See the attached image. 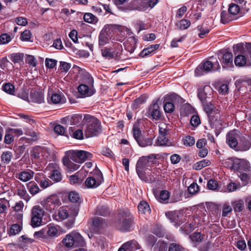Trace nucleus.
Listing matches in <instances>:
<instances>
[{"label": "nucleus", "instance_id": "2eb2a0df", "mask_svg": "<svg viewBox=\"0 0 251 251\" xmlns=\"http://www.w3.org/2000/svg\"><path fill=\"white\" fill-rule=\"evenodd\" d=\"M103 181L102 174L96 177L91 176L86 178L85 183L87 187L95 188L100 185Z\"/></svg>", "mask_w": 251, "mask_h": 251}, {"label": "nucleus", "instance_id": "39448f33", "mask_svg": "<svg viewBox=\"0 0 251 251\" xmlns=\"http://www.w3.org/2000/svg\"><path fill=\"white\" fill-rule=\"evenodd\" d=\"M66 155L77 163H82L92 157V153L84 151H66Z\"/></svg>", "mask_w": 251, "mask_h": 251}, {"label": "nucleus", "instance_id": "bb28decb", "mask_svg": "<svg viewBox=\"0 0 251 251\" xmlns=\"http://www.w3.org/2000/svg\"><path fill=\"white\" fill-rule=\"evenodd\" d=\"M104 224L103 219L101 218H95L92 222V229L96 232L98 231Z\"/></svg>", "mask_w": 251, "mask_h": 251}, {"label": "nucleus", "instance_id": "1a4fd4ad", "mask_svg": "<svg viewBox=\"0 0 251 251\" xmlns=\"http://www.w3.org/2000/svg\"><path fill=\"white\" fill-rule=\"evenodd\" d=\"M240 132L237 130L229 131L226 135V142L231 148L239 147V137Z\"/></svg>", "mask_w": 251, "mask_h": 251}, {"label": "nucleus", "instance_id": "5701e85b", "mask_svg": "<svg viewBox=\"0 0 251 251\" xmlns=\"http://www.w3.org/2000/svg\"><path fill=\"white\" fill-rule=\"evenodd\" d=\"M45 229L46 233L50 237H57L60 235L59 227L58 226L50 224Z\"/></svg>", "mask_w": 251, "mask_h": 251}, {"label": "nucleus", "instance_id": "dca6fc26", "mask_svg": "<svg viewBox=\"0 0 251 251\" xmlns=\"http://www.w3.org/2000/svg\"><path fill=\"white\" fill-rule=\"evenodd\" d=\"M48 154L47 149L39 146L34 147L31 151V155L36 159H48Z\"/></svg>", "mask_w": 251, "mask_h": 251}, {"label": "nucleus", "instance_id": "a18cd8bd", "mask_svg": "<svg viewBox=\"0 0 251 251\" xmlns=\"http://www.w3.org/2000/svg\"><path fill=\"white\" fill-rule=\"evenodd\" d=\"M84 21L88 23H93L97 22V17L90 13H86L83 16Z\"/></svg>", "mask_w": 251, "mask_h": 251}, {"label": "nucleus", "instance_id": "bf43d9fd", "mask_svg": "<svg viewBox=\"0 0 251 251\" xmlns=\"http://www.w3.org/2000/svg\"><path fill=\"white\" fill-rule=\"evenodd\" d=\"M71 67V65L69 63L64 61L60 62L59 70L61 72L66 73L69 70Z\"/></svg>", "mask_w": 251, "mask_h": 251}, {"label": "nucleus", "instance_id": "ea45409f", "mask_svg": "<svg viewBox=\"0 0 251 251\" xmlns=\"http://www.w3.org/2000/svg\"><path fill=\"white\" fill-rule=\"evenodd\" d=\"M81 79L83 84H86L87 85L89 84L91 85H93L94 80L91 75L88 73H84L82 74Z\"/></svg>", "mask_w": 251, "mask_h": 251}, {"label": "nucleus", "instance_id": "7c9ffc66", "mask_svg": "<svg viewBox=\"0 0 251 251\" xmlns=\"http://www.w3.org/2000/svg\"><path fill=\"white\" fill-rule=\"evenodd\" d=\"M211 162L208 159H203L195 163L193 166V169L200 170L205 167L210 165Z\"/></svg>", "mask_w": 251, "mask_h": 251}, {"label": "nucleus", "instance_id": "79ce46f5", "mask_svg": "<svg viewBox=\"0 0 251 251\" xmlns=\"http://www.w3.org/2000/svg\"><path fill=\"white\" fill-rule=\"evenodd\" d=\"M231 15H232L230 14L227 13L226 11H222L221 14V20L222 23L226 24L233 20V18Z\"/></svg>", "mask_w": 251, "mask_h": 251}, {"label": "nucleus", "instance_id": "e2e57ef3", "mask_svg": "<svg viewBox=\"0 0 251 251\" xmlns=\"http://www.w3.org/2000/svg\"><path fill=\"white\" fill-rule=\"evenodd\" d=\"M133 136L137 141H138L142 136L141 131L140 129L136 126H134L132 129Z\"/></svg>", "mask_w": 251, "mask_h": 251}, {"label": "nucleus", "instance_id": "423d86ee", "mask_svg": "<svg viewBox=\"0 0 251 251\" xmlns=\"http://www.w3.org/2000/svg\"><path fill=\"white\" fill-rule=\"evenodd\" d=\"M212 69L214 71H217L220 69V65L217 60H216L215 63H212L210 61H204L196 69L195 75L197 76H201L210 72Z\"/></svg>", "mask_w": 251, "mask_h": 251}, {"label": "nucleus", "instance_id": "72a5a7b5", "mask_svg": "<svg viewBox=\"0 0 251 251\" xmlns=\"http://www.w3.org/2000/svg\"><path fill=\"white\" fill-rule=\"evenodd\" d=\"M73 240L75 242V246L77 247L78 246H82L84 244V241L81 235L78 232H73Z\"/></svg>", "mask_w": 251, "mask_h": 251}, {"label": "nucleus", "instance_id": "393cba45", "mask_svg": "<svg viewBox=\"0 0 251 251\" xmlns=\"http://www.w3.org/2000/svg\"><path fill=\"white\" fill-rule=\"evenodd\" d=\"M149 111L151 112V117L153 119L159 120L161 118V112L159 110V106L157 103H155L151 105Z\"/></svg>", "mask_w": 251, "mask_h": 251}, {"label": "nucleus", "instance_id": "473e14b6", "mask_svg": "<svg viewBox=\"0 0 251 251\" xmlns=\"http://www.w3.org/2000/svg\"><path fill=\"white\" fill-rule=\"evenodd\" d=\"M13 157L12 152L10 151H5L2 153L0 158L3 164H7L11 160Z\"/></svg>", "mask_w": 251, "mask_h": 251}, {"label": "nucleus", "instance_id": "603ef678", "mask_svg": "<svg viewBox=\"0 0 251 251\" xmlns=\"http://www.w3.org/2000/svg\"><path fill=\"white\" fill-rule=\"evenodd\" d=\"M9 65H12V64L6 58L4 57L0 60V68L2 70L7 71Z\"/></svg>", "mask_w": 251, "mask_h": 251}, {"label": "nucleus", "instance_id": "9b49d317", "mask_svg": "<svg viewBox=\"0 0 251 251\" xmlns=\"http://www.w3.org/2000/svg\"><path fill=\"white\" fill-rule=\"evenodd\" d=\"M251 147V136H249L246 134H243L240 132V137H239V150L246 151L249 150Z\"/></svg>", "mask_w": 251, "mask_h": 251}, {"label": "nucleus", "instance_id": "f704fd0d", "mask_svg": "<svg viewBox=\"0 0 251 251\" xmlns=\"http://www.w3.org/2000/svg\"><path fill=\"white\" fill-rule=\"evenodd\" d=\"M138 209L139 211L143 214L150 213L151 210L150 207L148 203L145 201H142L138 205Z\"/></svg>", "mask_w": 251, "mask_h": 251}, {"label": "nucleus", "instance_id": "f3484780", "mask_svg": "<svg viewBox=\"0 0 251 251\" xmlns=\"http://www.w3.org/2000/svg\"><path fill=\"white\" fill-rule=\"evenodd\" d=\"M79 93L83 97H90L92 96L95 90L93 85L86 84H81L77 88Z\"/></svg>", "mask_w": 251, "mask_h": 251}, {"label": "nucleus", "instance_id": "338daca9", "mask_svg": "<svg viewBox=\"0 0 251 251\" xmlns=\"http://www.w3.org/2000/svg\"><path fill=\"white\" fill-rule=\"evenodd\" d=\"M190 123L192 126H198L201 123L200 117L198 115H193L191 118Z\"/></svg>", "mask_w": 251, "mask_h": 251}, {"label": "nucleus", "instance_id": "6e6552de", "mask_svg": "<svg viewBox=\"0 0 251 251\" xmlns=\"http://www.w3.org/2000/svg\"><path fill=\"white\" fill-rule=\"evenodd\" d=\"M113 25H107L100 31L99 36V45L101 47L109 44L112 37Z\"/></svg>", "mask_w": 251, "mask_h": 251}, {"label": "nucleus", "instance_id": "e433bc0d", "mask_svg": "<svg viewBox=\"0 0 251 251\" xmlns=\"http://www.w3.org/2000/svg\"><path fill=\"white\" fill-rule=\"evenodd\" d=\"M247 62L246 58L243 55H238L234 59V63L236 66L243 67Z\"/></svg>", "mask_w": 251, "mask_h": 251}, {"label": "nucleus", "instance_id": "0eeeda50", "mask_svg": "<svg viewBox=\"0 0 251 251\" xmlns=\"http://www.w3.org/2000/svg\"><path fill=\"white\" fill-rule=\"evenodd\" d=\"M44 215L45 211L39 205L33 206L31 211V225L33 227L41 226Z\"/></svg>", "mask_w": 251, "mask_h": 251}, {"label": "nucleus", "instance_id": "58836bf2", "mask_svg": "<svg viewBox=\"0 0 251 251\" xmlns=\"http://www.w3.org/2000/svg\"><path fill=\"white\" fill-rule=\"evenodd\" d=\"M73 239V235L72 232L66 236V238L63 240V243L66 247H72L75 246V242Z\"/></svg>", "mask_w": 251, "mask_h": 251}, {"label": "nucleus", "instance_id": "a211bd4d", "mask_svg": "<svg viewBox=\"0 0 251 251\" xmlns=\"http://www.w3.org/2000/svg\"><path fill=\"white\" fill-rule=\"evenodd\" d=\"M16 184V194L26 202L28 201L30 199V197L27 193L25 187L19 181H17Z\"/></svg>", "mask_w": 251, "mask_h": 251}, {"label": "nucleus", "instance_id": "412c9836", "mask_svg": "<svg viewBox=\"0 0 251 251\" xmlns=\"http://www.w3.org/2000/svg\"><path fill=\"white\" fill-rule=\"evenodd\" d=\"M63 164L66 166L67 170L69 172H74L78 170L80 165L78 164L74 163L72 160L66 155V152H65V156L63 160Z\"/></svg>", "mask_w": 251, "mask_h": 251}, {"label": "nucleus", "instance_id": "9d476101", "mask_svg": "<svg viewBox=\"0 0 251 251\" xmlns=\"http://www.w3.org/2000/svg\"><path fill=\"white\" fill-rule=\"evenodd\" d=\"M48 167L50 172V178L55 182L60 181L62 177L58 165L56 163H50Z\"/></svg>", "mask_w": 251, "mask_h": 251}, {"label": "nucleus", "instance_id": "c756f323", "mask_svg": "<svg viewBox=\"0 0 251 251\" xmlns=\"http://www.w3.org/2000/svg\"><path fill=\"white\" fill-rule=\"evenodd\" d=\"M26 186L32 195H35L40 191L38 185L34 181H30L28 183Z\"/></svg>", "mask_w": 251, "mask_h": 251}, {"label": "nucleus", "instance_id": "7ed1b4c3", "mask_svg": "<svg viewBox=\"0 0 251 251\" xmlns=\"http://www.w3.org/2000/svg\"><path fill=\"white\" fill-rule=\"evenodd\" d=\"M87 124L84 129L87 138L98 135L101 132L100 123L96 118L86 115L84 116Z\"/></svg>", "mask_w": 251, "mask_h": 251}, {"label": "nucleus", "instance_id": "a19ab883", "mask_svg": "<svg viewBox=\"0 0 251 251\" xmlns=\"http://www.w3.org/2000/svg\"><path fill=\"white\" fill-rule=\"evenodd\" d=\"M190 22L188 20L182 19L176 24L177 28L180 30L187 29L190 25Z\"/></svg>", "mask_w": 251, "mask_h": 251}, {"label": "nucleus", "instance_id": "37998d69", "mask_svg": "<svg viewBox=\"0 0 251 251\" xmlns=\"http://www.w3.org/2000/svg\"><path fill=\"white\" fill-rule=\"evenodd\" d=\"M241 180L243 182V184L246 185L249 182L251 181V177L249 174L245 173L244 172H240V174L238 175Z\"/></svg>", "mask_w": 251, "mask_h": 251}, {"label": "nucleus", "instance_id": "b1692460", "mask_svg": "<svg viewBox=\"0 0 251 251\" xmlns=\"http://www.w3.org/2000/svg\"><path fill=\"white\" fill-rule=\"evenodd\" d=\"M102 56L109 59L119 58V52L112 51L110 48H105L101 50Z\"/></svg>", "mask_w": 251, "mask_h": 251}, {"label": "nucleus", "instance_id": "4d7b16f0", "mask_svg": "<svg viewBox=\"0 0 251 251\" xmlns=\"http://www.w3.org/2000/svg\"><path fill=\"white\" fill-rule=\"evenodd\" d=\"M169 196L170 194L167 190H162L160 193L158 200L161 202H165L168 200Z\"/></svg>", "mask_w": 251, "mask_h": 251}, {"label": "nucleus", "instance_id": "aec40b11", "mask_svg": "<svg viewBox=\"0 0 251 251\" xmlns=\"http://www.w3.org/2000/svg\"><path fill=\"white\" fill-rule=\"evenodd\" d=\"M34 172L31 170L28 169L22 171L16 175V177L21 181L25 182L31 180L34 176Z\"/></svg>", "mask_w": 251, "mask_h": 251}, {"label": "nucleus", "instance_id": "49530a36", "mask_svg": "<svg viewBox=\"0 0 251 251\" xmlns=\"http://www.w3.org/2000/svg\"><path fill=\"white\" fill-rule=\"evenodd\" d=\"M146 99L144 96L136 99L133 102L132 107L133 109H136L139 107L141 104L145 102Z\"/></svg>", "mask_w": 251, "mask_h": 251}, {"label": "nucleus", "instance_id": "c85d7f7f", "mask_svg": "<svg viewBox=\"0 0 251 251\" xmlns=\"http://www.w3.org/2000/svg\"><path fill=\"white\" fill-rule=\"evenodd\" d=\"M233 56L231 52H226L223 55V67H226V66H229L232 64Z\"/></svg>", "mask_w": 251, "mask_h": 251}, {"label": "nucleus", "instance_id": "c03bdc74", "mask_svg": "<svg viewBox=\"0 0 251 251\" xmlns=\"http://www.w3.org/2000/svg\"><path fill=\"white\" fill-rule=\"evenodd\" d=\"M22 230V226L18 224H13L11 226V227L9 231V235H15L18 234Z\"/></svg>", "mask_w": 251, "mask_h": 251}, {"label": "nucleus", "instance_id": "f257e3e1", "mask_svg": "<svg viewBox=\"0 0 251 251\" xmlns=\"http://www.w3.org/2000/svg\"><path fill=\"white\" fill-rule=\"evenodd\" d=\"M156 155L151 154L149 156H142L138 160L136 166V172L140 178L144 181H151L154 180L153 176L147 178L144 176V173L149 171V168L152 163L151 159H156Z\"/></svg>", "mask_w": 251, "mask_h": 251}, {"label": "nucleus", "instance_id": "ddd939ff", "mask_svg": "<svg viewBox=\"0 0 251 251\" xmlns=\"http://www.w3.org/2000/svg\"><path fill=\"white\" fill-rule=\"evenodd\" d=\"M212 91V88L209 85L198 90V96L202 103L207 102V100L210 98Z\"/></svg>", "mask_w": 251, "mask_h": 251}, {"label": "nucleus", "instance_id": "09e8293b", "mask_svg": "<svg viewBox=\"0 0 251 251\" xmlns=\"http://www.w3.org/2000/svg\"><path fill=\"white\" fill-rule=\"evenodd\" d=\"M198 30L199 31V36L200 38H203L204 36L208 34L210 29L203 25H200L197 27Z\"/></svg>", "mask_w": 251, "mask_h": 251}, {"label": "nucleus", "instance_id": "2f4dec72", "mask_svg": "<svg viewBox=\"0 0 251 251\" xmlns=\"http://www.w3.org/2000/svg\"><path fill=\"white\" fill-rule=\"evenodd\" d=\"M124 247L127 248L128 251H134L139 248V245L135 240H131L124 244Z\"/></svg>", "mask_w": 251, "mask_h": 251}, {"label": "nucleus", "instance_id": "de8ad7c7", "mask_svg": "<svg viewBox=\"0 0 251 251\" xmlns=\"http://www.w3.org/2000/svg\"><path fill=\"white\" fill-rule=\"evenodd\" d=\"M169 143V140L166 137V135H160L157 138L156 144L159 146H167Z\"/></svg>", "mask_w": 251, "mask_h": 251}, {"label": "nucleus", "instance_id": "864d4df0", "mask_svg": "<svg viewBox=\"0 0 251 251\" xmlns=\"http://www.w3.org/2000/svg\"><path fill=\"white\" fill-rule=\"evenodd\" d=\"M96 213L97 215L105 216L109 213V210L104 206H100L97 207Z\"/></svg>", "mask_w": 251, "mask_h": 251}, {"label": "nucleus", "instance_id": "3c124183", "mask_svg": "<svg viewBox=\"0 0 251 251\" xmlns=\"http://www.w3.org/2000/svg\"><path fill=\"white\" fill-rule=\"evenodd\" d=\"M239 11L240 7L237 4L231 3L229 5L228 12L230 15H236L239 12Z\"/></svg>", "mask_w": 251, "mask_h": 251}, {"label": "nucleus", "instance_id": "0e129e2a", "mask_svg": "<svg viewBox=\"0 0 251 251\" xmlns=\"http://www.w3.org/2000/svg\"><path fill=\"white\" fill-rule=\"evenodd\" d=\"M25 134L36 139L38 137V133L34 130L30 129L28 127L25 126L24 128Z\"/></svg>", "mask_w": 251, "mask_h": 251}, {"label": "nucleus", "instance_id": "6ab92c4d", "mask_svg": "<svg viewBox=\"0 0 251 251\" xmlns=\"http://www.w3.org/2000/svg\"><path fill=\"white\" fill-rule=\"evenodd\" d=\"M35 179L43 189H46L52 184L51 181L44 176L42 173L38 174L35 177Z\"/></svg>", "mask_w": 251, "mask_h": 251}, {"label": "nucleus", "instance_id": "8fccbe9b", "mask_svg": "<svg viewBox=\"0 0 251 251\" xmlns=\"http://www.w3.org/2000/svg\"><path fill=\"white\" fill-rule=\"evenodd\" d=\"M64 98L60 94L54 93L52 95L50 100L53 103L57 104L64 101Z\"/></svg>", "mask_w": 251, "mask_h": 251}, {"label": "nucleus", "instance_id": "4c0bfd02", "mask_svg": "<svg viewBox=\"0 0 251 251\" xmlns=\"http://www.w3.org/2000/svg\"><path fill=\"white\" fill-rule=\"evenodd\" d=\"M24 54L22 53H13L9 56L11 60L14 63H20L24 60Z\"/></svg>", "mask_w": 251, "mask_h": 251}, {"label": "nucleus", "instance_id": "a878e982", "mask_svg": "<svg viewBox=\"0 0 251 251\" xmlns=\"http://www.w3.org/2000/svg\"><path fill=\"white\" fill-rule=\"evenodd\" d=\"M158 48V44L151 45L148 48L144 49L142 51H141L139 54V56L141 57H144L145 56H147L150 53L153 52L155 50H157Z\"/></svg>", "mask_w": 251, "mask_h": 251}, {"label": "nucleus", "instance_id": "6e6d98bb", "mask_svg": "<svg viewBox=\"0 0 251 251\" xmlns=\"http://www.w3.org/2000/svg\"><path fill=\"white\" fill-rule=\"evenodd\" d=\"M25 62L30 66L34 67L37 65V60L34 56L31 55H26Z\"/></svg>", "mask_w": 251, "mask_h": 251}, {"label": "nucleus", "instance_id": "f8f14e48", "mask_svg": "<svg viewBox=\"0 0 251 251\" xmlns=\"http://www.w3.org/2000/svg\"><path fill=\"white\" fill-rule=\"evenodd\" d=\"M61 204V202L56 195H51L45 201L44 206L47 210H51L57 208Z\"/></svg>", "mask_w": 251, "mask_h": 251}, {"label": "nucleus", "instance_id": "69168bd1", "mask_svg": "<svg viewBox=\"0 0 251 251\" xmlns=\"http://www.w3.org/2000/svg\"><path fill=\"white\" fill-rule=\"evenodd\" d=\"M2 90L7 93L13 94L14 92V86L10 83H6L3 86Z\"/></svg>", "mask_w": 251, "mask_h": 251}, {"label": "nucleus", "instance_id": "680f3d73", "mask_svg": "<svg viewBox=\"0 0 251 251\" xmlns=\"http://www.w3.org/2000/svg\"><path fill=\"white\" fill-rule=\"evenodd\" d=\"M183 144L185 146H192L195 143V138L191 136H187L183 139Z\"/></svg>", "mask_w": 251, "mask_h": 251}, {"label": "nucleus", "instance_id": "4be33fe9", "mask_svg": "<svg viewBox=\"0 0 251 251\" xmlns=\"http://www.w3.org/2000/svg\"><path fill=\"white\" fill-rule=\"evenodd\" d=\"M30 102L42 103L44 102V95L42 92L33 91L30 92Z\"/></svg>", "mask_w": 251, "mask_h": 251}, {"label": "nucleus", "instance_id": "4468645a", "mask_svg": "<svg viewBox=\"0 0 251 251\" xmlns=\"http://www.w3.org/2000/svg\"><path fill=\"white\" fill-rule=\"evenodd\" d=\"M249 162L244 159L235 158L234 159L232 170L238 171L239 173L243 171H247L249 168Z\"/></svg>", "mask_w": 251, "mask_h": 251}, {"label": "nucleus", "instance_id": "052dcab7", "mask_svg": "<svg viewBox=\"0 0 251 251\" xmlns=\"http://www.w3.org/2000/svg\"><path fill=\"white\" fill-rule=\"evenodd\" d=\"M8 201L5 199H0V213H4L7 210Z\"/></svg>", "mask_w": 251, "mask_h": 251}, {"label": "nucleus", "instance_id": "5fc2aeb1", "mask_svg": "<svg viewBox=\"0 0 251 251\" xmlns=\"http://www.w3.org/2000/svg\"><path fill=\"white\" fill-rule=\"evenodd\" d=\"M159 132L160 135H167L169 133V128L164 123L161 124L159 126Z\"/></svg>", "mask_w": 251, "mask_h": 251}, {"label": "nucleus", "instance_id": "f03ea898", "mask_svg": "<svg viewBox=\"0 0 251 251\" xmlns=\"http://www.w3.org/2000/svg\"><path fill=\"white\" fill-rule=\"evenodd\" d=\"M204 110L207 114L211 125L215 128H221L222 121L219 111L211 102L202 103Z\"/></svg>", "mask_w": 251, "mask_h": 251}, {"label": "nucleus", "instance_id": "cd10ccee", "mask_svg": "<svg viewBox=\"0 0 251 251\" xmlns=\"http://www.w3.org/2000/svg\"><path fill=\"white\" fill-rule=\"evenodd\" d=\"M137 142L139 146L141 147H146L151 146L153 143V139L152 138L146 137L142 136Z\"/></svg>", "mask_w": 251, "mask_h": 251}, {"label": "nucleus", "instance_id": "13d9d810", "mask_svg": "<svg viewBox=\"0 0 251 251\" xmlns=\"http://www.w3.org/2000/svg\"><path fill=\"white\" fill-rule=\"evenodd\" d=\"M194 225H192L190 224H186L181 227V230L183 233L185 234H188L192 231V230L194 229Z\"/></svg>", "mask_w": 251, "mask_h": 251}, {"label": "nucleus", "instance_id": "774afa93", "mask_svg": "<svg viewBox=\"0 0 251 251\" xmlns=\"http://www.w3.org/2000/svg\"><path fill=\"white\" fill-rule=\"evenodd\" d=\"M169 251H184V249L179 245L172 243L170 245Z\"/></svg>", "mask_w": 251, "mask_h": 251}, {"label": "nucleus", "instance_id": "c9c22d12", "mask_svg": "<svg viewBox=\"0 0 251 251\" xmlns=\"http://www.w3.org/2000/svg\"><path fill=\"white\" fill-rule=\"evenodd\" d=\"M232 205L235 212H241L244 207V202L242 200H236L232 203Z\"/></svg>", "mask_w": 251, "mask_h": 251}, {"label": "nucleus", "instance_id": "20e7f679", "mask_svg": "<svg viewBox=\"0 0 251 251\" xmlns=\"http://www.w3.org/2000/svg\"><path fill=\"white\" fill-rule=\"evenodd\" d=\"M132 218L129 212L121 211L118 215L117 227L122 231H128L131 226Z\"/></svg>", "mask_w": 251, "mask_h": 251}]
</instances>
